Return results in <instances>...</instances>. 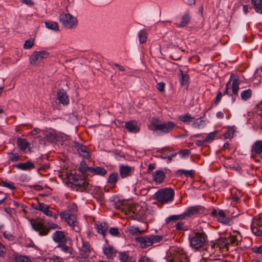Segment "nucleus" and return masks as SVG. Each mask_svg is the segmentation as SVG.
Returning <instances> with one entry per match:
<instances>
[{
  "label": "nucleus",
  "instance_id": "1",
  "mask_svg": "<svg viewBox=\"0 0 262 262\" xmlns=\"http://www.w3.org/2000/svg\"><path fill=\"white\" fill-rule=\"evenodd\" d=\"M206 238L207 235L203 231H194L189 234L190 245L194 249H199L203 247L206 241Z\"/></svg>",
  "mask_w": 262,
  "mask_h": 262
},
{
  "label": "nucleus",
  "instance_id": "2",
  "mask_svg": "<svg viewBox=\"0 0 262 262\" xmlns=\"http://www.w3.org/2000/svg\"><path fill=\"white\" fill-rule=\"evenodd\" d=\"M174 190L169 188L161 189L156 192L154 199L162 204H167L173 200Z\"/></svg>",
  "mask_w": 262,
  "mask_h": 262
},
{
  "label": "nucleus",
  "instance_id": "3",
  "mask_svg": "<svg viewBox=\"0 0 262 262\" xmlns=\"http://www.w3.org/2000/svg\"><path fill=\"white\" fill-rule=\"evenodd\" d=\"M68 180L72 184L77 186V189L80 191H88L91 187L90 184L86 180L80 178L78 176L71 174L69 176Z\"/></svg>",
  "mask_w": 262,
  "mask_h": 262
},
{
  "label": "nucleus",
  "instance_id": "4",
  "mask_svg": "<svg viewBox=\"0 0 262 262\" xmlns=\"http://www.w3.org/2000/svg\"><path fill=\"white\" fill-rule=\"evenodd\" d=\"M62 219H64L69 225L76 232H79L80 230L79 223L75 215L70 213L68 210L63 211L60 213Z\"/></svg>",
  "mask_w": 262,
  "mask_h": 262
},
{
  "label": "nucleus",
  "instance_id": "5",
  "mask_svg": "<svg viewBox=\"0 0 262 262\" xmlns=\"http://www.w3.org/2000/svg\"><path fill=\"white\" fill-rule=\"evenodd\" d=\"M163 237L160 235H151L150 236H139L136 238V242H138L142 248L151 246L154 243L160 242Z\"/></svg>",
  "mask_w": 262,
  "mask_h": 262
},
{
  "label": "nucleus",
  "instance_id": "6",
  "mask_svg": "<svg viewBox=\"0 0 262 262\" xmlns=\"http://www.w3.org/2000/svg\"><path fill=\"white\" fill-rule=\"evenodd\" d=\"M59 21L64 27L69 29L75 28L77 24V18L69 13H61Z\"/></svg>",
  "mask_w": 262,
  "mask_h": 262
},
{
  "label": "nucleus",
  "instance_id": "7",
  "mask_svg": "<svg viewBox=\"0 0 262 262\" xmlns=\"http://www.w3.org/2000/svg\"><path fill=\"white\" fill-rule=\"evenodd\" d=\"M151 124L153 127V130L159 131L163 134H167L172 130L175 126V124L171 121L165 123H158L154 121H151Z\"/></svg>",
  "mask_w": 262,
  "mask_h": 262
},
{
  "label": "nucleus",
  "instance_id": "8",
  "mask_svg": "<svg viewBox=\"0 0 262 262\" xmlns=\"http://www.w3.org/2000/svg\"><path fill=\"white\" fill-rule=\"evenodd\" d=\"M49 53L46 51H35L29 58L30 63L32 65H37L43 59L48 58Z\"/></svg>",
  "mask_w": 262,
  "mask_h": 262
},
{
  "label": "nucleus",
  "instance_id": "9",
  "mask_svg": "<svg viewBox=\"0 0 262 262\" xmlns=\"http://www.w3.org/2000/svg\"><path fill=\"white\" fill-rule=\"evenodd\" d=\"M30 221L33 229L36 231H38L39 235L44 236L48 234L49 229H46L41 221L31 219Z\"/></svg>",
  "mask_w": 262,
  "mask_h": 262
},
{
  "label": "nucleus",
  "instance_id": "10",
  "mask_svg": "<svg viewBox=\"0 0 262 262\" xmlns=\"http://www.w3.org/2000/svg\"><path fill=\"white\" fill-rule=\"evenodd\" d=\"M90 251L89 244L83 241L82 246L79 250L80 256L77 257V259L79 261H84V259L89 256Z\"/></svg>",
  "mask_w": 262,
  "mask_h": 262
},
{
  "label": "nucleus",
  "instance_id": "11",
  "mask_svg": "<svg viewBox=\"0 0 262 262\" xmlns=\"http://www.w3.org/2000/svg\"><path fill=\"white\" fill-rule=\"evenodd\" d=\"M205 209L201 206H193L189 208L187 211L183 213L185 218L190 217L197 214H202L204 212Z\"/></svg>",
  "mask_w": 262,
  "mask_h": 262
},
{
  "label": "nucleus",
  "instance_id": "12",
  "mask_svg": "<svg viewBox=\"0 0 262 262\" xmlns=\"http://www.w3.org/2000/svg\"><path fill=\"white\" fill-rule=\"evenodd\" d=\"M233 80L232 84V91L234 95H237L238 91L239 90V80L238 78L236 77L235 75L233 73L231 74L230 78L228 82L226 83V87L229 88L231 80Z\"/></svg>",
  "mask_w": 262,
  "mask_h": 262
},
{
  "label": "nucleus",
  "instance_id": "13",
  "mask_svg": "<svg viewBox=\"0 0 262 262\" xmlns=\"http://www.w3.org/2000/svg\"><path fill=\"white\" fill-rule=\"evenodd\" d=\"M134 168L133 167L123 164L119 166V174L122 179L131 176L134 172Z\"/></svg>",
  "mask_w": 262,
  "mask_h": 262
},
{
  "label": "nucleus",
  "instance_id": "14",
  "mask_svg": "<svg viewBox=\"0 0 262 262\" xmlns=\"http://www.w3.org/2000/svg\"><path fill=\"white\" fill-rule=\"evenodd\" d=\"M251 228L252 232L257 235H262V223L259 220L254 219Z\"/></svg>",
  "mask_w": 262,
  "mask_h": 262
},
{
  "label": "nucleus",
  "instance_id": "15",
  "mask_svg": "<svg viewBox=\"0 0 262 262\" xmlns=\"http://www.w3.org/2000/svg\"><path fill=\"white\" fill-rule=\"evenodd\" d=\"M74 147L78 151V153L84 158L90 157L89 152L88 151V148L76 142L74 143Z\"/></svg>",
  "mask_w": 262,
  "mask_h": 262
},
{
  "label": "nucleus",
  "instance_id": "16",
  "mask_svg": "<svg viewBox=\"0 0 262 262\" xmlns=\"http://www.w3.org/2000/svg\"><path fill=\"white\" fill-rule=\"evenodd\" d=\"M170 262H189V258L182 250H178L173 259Z\"/></svg>",
  "mask_w": 262,
  "mask_h": 262
},
{
  "label": "nucleus",
  "instance_id": "17",
  "mask_svg": "<svg viewBox=\"0 0 262 262\" xmlns=\"http://www.w3.org/2000/svg\"><path fill=\"white\" fill-rule=\"evenodd\" d=\"M57 99L63 105H67L69 103V99L66 92L62 89H59L57 93Z\"/></svg>",
  "mask_w": 262,
  "mask_h": 262
},
{
  "label": "nucleus",
  "instance_id": "18",
  "mask_svg": "<svg viewBox=\"0 0 262 262\" xmlns=\"http://www.w3.org/2000/svg\"><path fill=\"white\" fill-rule=\"evenodd\" d=\"M251 157L254 158L256 155H261L262 154V141H257L253 145L251 149Z\"/></svg>",
  "mask_w": 262,
  "mask_h": 262
},
{
  "label": "nucleus",
  "instance_id": "19",
  "mask_svg": "<svg viewBox=\"0 0 262 262\" xmlns=\"http://www.w3.org/2000/svg\"><path fill=\"white\" fill-rule=\"evenodd\" d=\"M125 126L128 132L132 133H137L140 130L137 122L135 121H130L126 122Z\"/></svg>",
  "mask_w": 262,
  "mask_h": 262
},
{
  "label": "nucleus",
  "instance_id": "20",
  "mask_svg": "<svg viewBox=\"0 0 262 262\" xmlns=\"http://www.w3.org/2000/svg\"><path fill=\"white\" fill-rule=\"evenodd\" d=\"M131 211L135 214L137 219L142 218L145 215V210L140 205H136L134 208L131 209Z\"/></svg>",
  "mask_w": 262,
  "mask_h": 262
},
{
  "label": "nucleus",
  "instance_id": "21",
  "mask_svg": "<svg viewBox=\"0 0 262 262\" xmlns=\"http://www.w3.org/2000/svg\"><path fill=\"white\" fill-rule=\"evenodd\" d=\"M15 166L18 169L23 170H30L34 167V164L30 161L25 163H20L16 164Z\"/></svg>",
  "mask_w": 262,
  "mask_h": 262
},
{
  "label": "nucleus",
  "instance_id": "22",
  "mask_svg": "<svg viewBox=\"0 0 262 262\" xmlns=\"http://www.w3.org/2000/svg\"><path fill=\"white\" fill-rule=\"evenodd\" d=\"M53 239L56 243H63L66 240V235L63 231H56L53 235Z\"/></svg>",
  "mask_w": 262,
  "mask_h": 262
},
{
  "label": "nucleus",
  "instance_id": "23",
  "mask_svg": "<svg viewBox=\"0 0 262 262\" xmlns=\"http://www.w3.org/2000/svg\"><path fill=\"white\" fill-rule=\"evenodd\" d=\"M17 146L21 151H25L29 148V143L25 138H18L16 141Z\"/></svg>",
  "mask_w": 262,
  "mask_h": 262
},
{
  "label": "nucleus",
  "instance_id": "24",
  "mask_svg": "<svg viewBox=\"0 0 262 262\" xmlns=\"http://www.w3.org/2000/svg\"><path fill=\"white\" fill-rule=\"evenodd\" d=\"M217 219L219 222L223 223L224 224L230 225L231 220L226 216V214L223 210H220L218 212Z\"/></svg>",
  "mask_w": 262,
  "mask_h": 262
},
{
  "label": "nucleus",
  "instance_id": "25",
  "mask_svg": "<svg viewBox=\"0 0 262 262\" xmlns=\"http://www.w3.org/2000/svg\"><path fill=\"white\" fill-rule=\"evenodd\" d=\"M165 178V175L161 170H157L153 174V180L157 183H161Z\"/></svg>",
  "mask_w": 262,
  "mask_h": 262
},
{
  "label": "nucleus",
  "instance_id": "26",
  "mask_svg": "<svg viewBox=\"0 0 262 262\" xmlns=\"http://www.w3.org/2000/svg\"><path fill=\"white\" fill-rule=\"evenodd\" d=\"M103 252L107 258L110 259L113 258L116 254V250L111 246L104 248Z\"/></svg>",
  "mask_w": 262,
  "mask_h": 262
},
{
  "label": "nucleus",
  "instance_id": "27",
  "mask_svg": "<svg viewBox=\"0 0 262 262\" xmlns=\"http://www.w3.org/2000/svg\"><path fill=\"white\" fill-rule=\"evenodd\" d=\"M190 21V16L189 14L187 13L184 15L181 19V22L179 24H176L178 27L183 28L185 27L189 24Z\"/></svg>",
  "mask_w": 262,
  "mask_h": 262
},
{
  "label": "nucleus",
  "instance_id": "28",
  "mask_svg": "<svg viewBox=\"0 0 262 262\" xmlns=\"http://www.w3.org/2000/svg\"><path fill=\"white\" fill-rule=\"evenodd\" d=\"M38 210H40L44 212V213L49 216H53V212L49 210V206L43 203H39L38 206L37 208Z\"/></svg>",
  "mask_w": 262,
  "mask_h": 262
},
{
  "label": "nucleus",
  "instance_id": "29",
  "mask_svg": "<svg viewBox=\"0 0 262 262\" xmlns=\"http://www.w3.org/2000/svg\"><path fill=\"white\" fill-rule=\"evenodd\" d=\"M90 172L101 176H103L106 173V170L104 168L101 167H92L90 169Z\"/></svg>",
  "mask_w": 262,
  "mask_h": 262
},
{
  "label": "nucleus",
  "instance_id": "30",
  "mask_svg": "<svg viewBox=\"0 0 262 262\" xmlns=\"http://www.w3.org/2000/svg\"><path fill=\"white\" fill-rule=\"evenodd\" d=\"M46 27L50 30L57 32L59 30L58 24L57 23L53 21H48L45 22Z\"/></svg>",
  "mask_w": 262,
  "mask_h": 262
},
{
  "label": "nucleus",
  "instance_id": "31",
  "mask_svg": "<svg viewBox=\"0 0 262 262\" xmlns=\"http://www.w3.org/2000/svg\"><path fill=\"white\" fill-rule=\"evenodd\" d=\"M95 227L97 232L103 236L107 233V226L105 223L96 224Z\"/></svg>",
  "mask_w": 262,
  "mask_h": 262
},
{
  "label": "nucleus",
  "instance_id": "32",
  "mask_svg": "<svg viewBox=\"0 0 262 262\" xmlns=\"http://www.w3.org/2000/svg\"><path fill=\"white\" fill-rule=\"evenodd\" d=\"M179 119L185 123L189 124L190 122H192V120L194 119V117H192L190 114L188 113L180 116Z\"/></svg>",
  "mask_w": 262,
  "mask_h": 262
},
{
  "label": "nucleus",
  "instance_id": "33",
  "mask_svg": "<svg viewBox=\"0 0 262 262\" xmlns=\"http://www.w3.org/2000/svg\"><path fill=\"white\" fill-rule=\"evenodd\" d=\"M253 4L255 11L262 14V0H251Z\"/></svg>",
  "mask_w": 262,
  "mask_h": 262
},
{
  "label": "nucleus",
  "instance_id": "34",
  "mask_svg": "<svg viewBox=\"0 0 262 262\" xmlns=\"http://www.w3.org/2000/svg\"><path fill=\"white\" fill-rule=\"evenodd\" d=\"M179 73L181 84L187 86L189 79L188 75L184 74L182 70H179Z\"/></svg>",
  "mask_w": 262,
  "mask_h": 262
},
{
  "label": "nucleus",
  "instance_id": "35",
  "mask_svg": "<svg viewBox=\"0 0 262 262\" xmlns=\"http://www.w3.org/2000/svg\"><path fill=\"white\" fill-rule=\"evenodd\" d=\"M185 219L183 213L180 215H173L170 216L166 220V223H168L170 222H174L179 220H182Z\"/></svg>",
  "mask_w": 262,
  "mask_h": 262
},
{
  "label": "nucleus",
  "instance_id": "36",
  "mask_svg": "<svg viewBox=\"0 0 262 262\" xmlns=\"http://www.w3.org/2000/svg\"><path fill=\"white\" fill-rule=\"evenodd\" d=\"M192 126L194 128H200V127H203L205 126V122L204 120L201 118L193 119Z\"/></svg>",
  "mask_w": 262,
  "mask_h": 262
},
{
  "label": "nucleus",
  "instance_id": "37",
  "mask_svg": "<svg viewBox=\"0 0 262 262\" xmlns=\"http://www.w3.org/2000/svg\"><path fill=\"white\" fill-rule=\"evenodd\" d=\"M252 91L250 89L242 91L241 94L242 100L246 101L250 99L252 96Z\"/></svg>",
  "mask_w": 262,
  "mask_h": 262
},
{
  "label": "nucleus",
  "instance_id": "38",
  "mask_svg": "<svg viewBox=\"0 0 262 262\" xmlns=\"http://www.w3.org/2000/svg\"><path fill=\"white\" fill-rule=\"evenodd\" d=\"M92 167H88L84 161H82L80 162L79 170L82 174L85 173L88 171H90V169Z\"/></svg>",
  "mask_w": 262,
  "mask_h": 262
},
{
  "label": "nucleus",
  "instance_id": "39",
  "mask_svg": "<svg viewBox=\"0 0 262 262\" xmlns=\"http://www.w3.org/2000/svg\"><path fill=\"white\" fill-rule=\"evenodd\" d=\"M57 137V136L56 134L53 132L49 133L45 135V138L47 141L50 142H55L56 141Z\"/></svg>",
  "mask_w": 262,
  "mask_h": 262
},
{
  "label": "nucleus",
  "instance_id": "40",
  "mask_svg": "<svg viewBox=\"0 0 262 262\" xmlns=\"http://www.w3.org/2000/svg\"><path fill=\"white\" fill-rule=\"evenodd\" d=\"M60 248L63 252L69 255H71L72 253V249L70 246L65 244H59L58 246Z\"/></svg>",
  "mask_w": 262,
  "mask_h": 262
},
{
  "label": "nucleus",
  "instance_id": "41",
  "mask_svg": "<svg viewBox=\"0 0 262 262\" xmlns=\"http://www.w3.org/2000/svg\"><path fill=\"white\" fill-rule=\"evenodd\" d=\"M118 178V175L117 173H112L110 176L107 182L110 184H114L117 182Z\"/></svg>",
  "mask_w": 262,
  "mask_h": 262
},
{
  "label": "nucleus",
  "instance_id": "42",
  "mask_svg": "<svg viewBox=\"0 0 262 262\" xmlns=\"http://www.w3.org/2000/svg\"><path fill=\"white\" fill-rule=\"evenodd\" d=\"M128 232L133 235H137L141 234L142 232L139 230L138 227L134 226H129L128 228Z\"/></svg>",
  "mask_w": 262,
  "mask_h": 262
},
{
  "label": "nucleus",
  "instance_id": "43",
  "mask_svg": "<svg viewBox=\"0 0 262 262\" xmlns=\"http://www.w3.org/2000/svg\"><path fill=\"white\" fill-rule=\"evenodd\" d=\"M139 39L141 43H145L147 40L146 33L142 31H140L139 33Z\"/></svg>",
  "mask_w": 262,
  "mask_h": 262
},
{
  "label": "nucleus",
  "instance_id": "44",
  "mask_svg": "<svg viewBox=\"0 0 262 262\" xmlns=\"http://www.w3.org/2000/svg\"><path fill=\"white\" fill-rule=\"evenodd\" d=\"M34 44V40L33 39H30L25 41L24 44V48L25 49H30Z\"/></svg>",
  "mask_w": 262,
  "mask_h": 262
},
{
  "label": "nucleus",
  "instance_id": "45",
  "mask_svg": "<svg viewBox=\"0 0 262 262\" xmlns=\"http://www.w3.org/2000/svg\"><path fill=\"white\" fill-rule=\"evenodd\" d=\"M234 132V130L233 129V127L231 128L224 134V137L225 139L233 138Z\"/></svg>",
  "mask_w": 262,
  "mask_h": 262
},
{
  "label": "nucleus",
  "instance_id": "46",
  "mask_svg": "<svg viewBox=\"0 0 262 262\" xmlns=\"http://www.w3.org/2000/svg\"><path fill=\"white\" fill-rule=\"evenodd\" d=\"M119 259L122 262H127L128 256L125 252H121L119 253Z\"/></svg>",
  "mask_w": 262,
  "mask_h": 262
},
{
  "label": "nucleus",
  "instance_id": "47",
  "mask_svg": "<svg viewBox=\"0 0 262 262\" xmlns=\"http://www.w3.org/2000/svg\"><path fill=\"white\" fill-rule=\"evenodd\" d=\"M3 186L9 188L11 190L15 189L16 188L14 185V184L12 182H2Z\"/></svg>",
  "mask_w": 262,
  "mask_h": 262
},
{
  "label": "nucleus",
  "instance_id": "48",
  "mask_svg": "<svg viewBox=\"0 0 262 262\" xmlns=\"http://www.w3.org/2000/svg\"><path fill=\"white\" fill-rule=\"evenodd\" d=\"M9 158L12 162H16L18 160L19 156L17 154H9Z\"/></svg>",
  "mask_w": 262,
  "mask_h": 262
},
{
  "label": "nucleus",
  "instance_id": "49",
  "mask_svg": "<svg viewBox=\"0 0 262 262\" xmlns=\"http://www.w3.org/2000/svg\"><path fill=\"white\" fill-rule=\"evenodd\" d=\"M215 134L214 132H211L208 134L206 138L205 139L206 142H211L215 138Z\"/></svg>",
  "mask_w": 262,
  "mask_h": 262
},
{
  "label": "nucleus",
  "instance_id": "50",
  "mask_svg": "<svg viewBox=\"0 0 262 262\" xmlns=\"http://www.w3.org/2000/svg\"><path fill=\"white\" fill-rule=\"evenodd\" d=\"M178 172L181 174H184L186 176H192L193 174V170H186L183 169H180Z\"/></svg>",
  "mask_w": 262,
  "mask_h": 262
},
{
  "label": "nucleus",
  "instance_id": "51",
  "mask_svg": "<svg viewBox=\"0 0 262 262\" xmlns=\"http://www.w3.org/2000/svg\"><path fill=\"white\" fill-rule=\"evenodd\" d=\"M109 232L113 236L118 235L119 234L118 229L117 228H111L109 230Z\"/></svg>",
  "mask_w": 262,
  "mask_h": 262
},
{
  "label": "nucleus",
  "instance_id": "52",
  "mask_svg": "<svg viewBox=\"0 0 262 262\" xmlns=\"http://www.w3.org/2000/svg\"><path fill=\"white\" fill-rule=\"evenodd\" d=\"M57 228H59V226H58V225L53 223H49L48 227L46 228V229H49V232L50 231V229H55Z\"/></svg>",
  "mask_w": 262,
  "mask_h": 262
},
{
  "label": "nucleus",
  "instance_id": "53",
  "mask_svg": "<svg viewBox=\"0 0 262 262\" xmlns=\"http://www.w3.org/2000/svg\"><path fill=\"white\" fill-rule=\"evenodd\" d=\"M42 262H61L58 257L56 258H47Z\"/></svg>",
  "mask_w": 262,
  "mask_h": 262
},
{
  "label": "nucleus",
  "instance_id": "54",
  "mask_svg": "<svg viewBox=\"0 0 262 262\" xmlns=\"http://www.w3.org/2000/svg\"><path fill=\"white\" fill-rule=\"evenodd\" d=\"M252 251L255 253L262 254V245L259 247L252 248Z\"/></svg>",
  "mask_w": 262,
  "mask_h": 262
},
{
  "label": "nucleus",
  "instance_id": "55",
  "mask_svg": "<svg viewBox=\"0 0 262 262\" xmlns=\"http://www.w3.org/2000/svg\"><path fill=\"white\" fill-rule=\"evenodd\" d=\"M179 154L182 157H187L190 154V151L188 149H184L180 151Z\"/></svg>",
  "mask_w": 262,
  "mask_h": 262
},
{
  "label": "nucleus",
  "instance_id": "56",
  "mask_svg": "<svg viewBox=\"0 0 262 262\" xmlns=\"http://www.w3.org/2000/svg\"><path fill=\"white\" fill-rule=\"evenodd\" d=\"M257 112L259 115L260 116L261 119V128H262V101L260 104L257 105Z\"/></svg>",
  "mask_w": 262,
  "mask_h": 262
},
{
  "label": "nucleus",
  "instance_id": "57",
  "mask_svg": "<svg viewBox=\"0 0 262 262\" xmlns=\"http://www.w3.org/2000/svg\"><path fill=\"white\" fill-rule=\"evenodd\" d=\"M228 239V243L229 244H234L236 243V238L235 236H230Z\"/></svg>",
  "mask_w": 262,
  "mask_h": 262
},
{
  "label": "nucleus",
  "instance_id": "58",
  "mask_svg": "<svg viewBox=\"0 0 262 262\" xmlns=\"http://www.w3.org/2000/svg\"><path fill=\"white\" fill-rule=\"evenodd\" d=\"M220 242L223 246H226L227 245H228L227 238L221 237L220 239Z\"/></svg>",
  "mask_w": 262,
  "mask_h": 262
},
{
  "label": "nucleus",
  "instance_id": "59",
  "mask_svg": "<svg viewBox=\"0 0 262 262\" xmlns=\"http://www.w3.org/2000/svg\"><path fill=\"white\" fill-rule=\"evenodd\" d=\"M165 87V84L163 82H159L157 84V88L160 92H163Z\"/></svg>",
  "mask_w": 262,
  "mask_h": 262
},
{
  "label": "nucleus",
  "instance_id": "60",
  "mask_svg": "<svg viewBox=\"0 0 262 262\" xmlns=\"http://www.w3.org/2000/svg\"><path fill=\"white\" fill-rule=\"evenodd\" d=\"M4 236L6 238H7L8 239H9L10 241H12L13 239V235L11 234H10V233H8L7 232H5L4 233Z\"/></svg>",
  "mask_w": 262,
  "mask_h": 262
},
{
  "label": "nucleus",
  "instance_id": "61",
  "mask_svg": "<svg viewBox=\"0 0 262 262\" xmlns=\"http://www.w3.org/2000/svg\"><path fill=\"white\" fill-rule=\"evenodd\" d=\"M138 262H152L151 260L146 257V256H143L140 258Z\"/></svg>",
  "mask_w": 262,
  "mask_h": 262
},
{
  "label": "nucleus",
  "instance_id": "62",
  "mask_svg": "<svg viewBox=\"0 0 262 262\" xmlns=\"http://www.w3.org/2000/svg\"><path fill=\"white\" fill-rule=\"evenodd\" d=\"M6 251L5 247L2 244L0 243V256H3Z\"/></svg>",
  "mask_w": 262,
  "mask_h": 262
},
{
  "label": "nucleus",
  "instance_id": "63",
  "mask_svg": "<svg viewBox=\"0 0 262 262\" xmlns=\"http://www.w3.org/2000/svg\"><path fill=\"white\" fill-rule=\"evenodd\" d=\"M222 93L221 92H219L217 93L216 97L215 103L216 104H217L220 102V101L221 100V98H222Z\"/></svg>",
  "mask_w": 262,
  "mask_h": 262
},
{
  "label": "nucleus",
  "instance_id": "64",
  "mask_svg": "<svg viewBox=\"0 0 262 262\" xmlns=\"http://www.w3.org/2000/svg\"><path fill=\"white\" fill-rule=\"evenodd\" d=\"M17 262H29V260L27 257L23 256L18 258Z\"/></svg>",
  "mask_w": 262,
  "mask_h": 262
}]
</instances>
